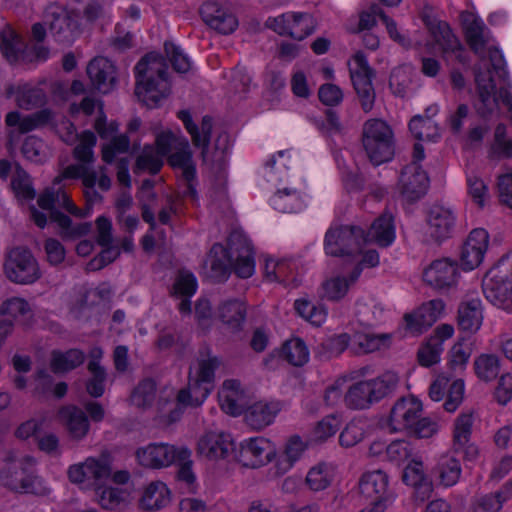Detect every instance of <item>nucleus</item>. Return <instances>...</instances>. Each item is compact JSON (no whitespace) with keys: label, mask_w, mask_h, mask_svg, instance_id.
Masks as SVG:
<instances>
[{"label":"nucleus","mask_w":512,"mask_h":512,"mask_svg":"<svg viewBox=\"0 0 512 512\" xmlns=\"http://www.w3.org/2000/svg\"><path fill=\"white\" fill-rule=\"evenodd\" d=\"M462 25L465 31L467 43L470 48L480 58L479 64L475 67V81L479 96L478 112L481 116L491 115L498 107V99L510 112L512 121V95L506 88H501L496 94V84L493 80L491 70L488 68L490 63L493 71L499 78H505L506 71L504 69L505 62L501 52L494 48L486 47L490 41L489 30L483 21L470 12L461 14Z\"/></svg>","instance_id":"nucleus-1"},{"label":"nucleus","mask_w":512,"mask_h":512,"mask_svg":"<svg viewBox=\"0 0 512 512\" xmlns=\"http://www.w3.org/2000/svg\"><path fill=\"white\" fill-rule=\"evenodd\" d=\"M39 207L31 208V218L39 228H44L49 215L50 221L56 223L60 235L65 239H75L88 234L91 230V223H73L69 216L61 213L58 209L63 208L78 218L86 217V214L78 209L71 201L69 195L63 190L47 189L37 200Z\"/></svg>","instance_id":"nucleus-2"},{"label":"nucleus","mask_w":512,"mask_h":512,"mask_svg":"<svg viewBox=\"0 0 512 512\" xmlns=\"http://www.w3.org/2000/svg\"><path fill=\"white\" fill-rule=\"evenodd\" d=\"M135 94L147 107H156L168 96L167 65L162 56L151 52L143 56L134 68Z\"/></svg>","instance_id":"nucleus-3"},{"label":"nucleus","mask_w":512,"mask_h":512,"mask_svg":"<svg viewBox=\"0 0 512 512\" xmlns=\"http://www.w3.org/2000/svg\"><path fill=\"white\" fill-rule=\"evenodd\" d=\"M399 384L396 373L387 371L378 377L349 385L344 395V406L349 410H366L391 393Z\"/></svg>","instance_id":"nucleus-4"},{"label":"nucleus","mask_w":512,"mask_h":512,"mask_svg":"<svg viewBox=\"0 0 512 512\" xmlns=\"http://www.w3.org/2000/svg\"><path fill=\"white\" fill-rule=\"evenodd\" d=\"M362 145L370 162L378 166L394 155V134L381 119L367 120L362 129Z\"/></svg>","instance_id":"nucleus-5"},{"label":"nucleus","mask_w":512,"mask_h":512,"mask_svg":"<svg viewBox=\"0 0 512 512\" xmlns=\"http://www.w3.org/2000/svg\"><path fill=\"white\" fill-rule=\"evenodd\" d=\"M365 244V232L356 225H333L324 239V249L327 255L349 258L359 256Z\"/></svg>","instance_id":"nucleus-6"},{"label":"nucleus","mask_w":512,"mask_h":512,"mask_svg":"<svg viewBox=\"0 0 512 512\" xmlns=\"http://www.w3.org/2000/svg\"><path fill=\"white\" fill-rule=\"evenodd\" d=\"M156 143L165 156L169 153V164L182 171V176L190 184L195 177V166L187 139L181 135L165 131L157 135Z\"/></svg>","instance_id":"nucleus-7"},{"label":"nucleus","mask_w":512,"mask_h":512,"mask_svg":"<svg viewBox=\"0 0 512 512\" xmlns=\"http://www.w3.org/2000/svg\"><path fill=\"white\" fill-rule=\"evenodd\" d=\"M135 456L138 464L142 467L162 469L175 464L176 461H187L191 456V451L185 446L160 442L139 447Z\"/></svg>","instance_id":"nucleus-8"},{"label":"nucleus","mask_w":512,"mask_h":512,"mask_svg":"<svg viewBox=\"0 0 512 512\" xmlns=\"http://www.w3.org/2000/svg\"><path fill=\"white\" fill-rule=\"evenodd\" d=\"M482 289L486 299L499 309L512 313V275L497 263L484 276Z\"/></svg>","instance_id":"nucleus-9"},{"label":"nucleus","mask_w":512,"mask_h":512,"mask_svg":"<svg viewBox=\"0 0 512 512\" xmlns=\"http://www.w3.org/2000/svg\"><path fill=\"white\" fill-rule=\"evenodd\" d=\"M424 157L423 146L416 143L413 150V160L404 167L399 178L400 193L407 201H416L427 192L429 179L426 172L419 165Z\"/></svg>","instance_id":"nucleus-10"},{"label":"nucleus","mask_w":512,"mask_h":512,"mask_svg":"<svg viewBox=\"0 0 512 512\" xmlns=\"http://www.w3.org/2000/svg\"><path fill=\"white\" fill-rule=\"evenodd\" d=\"M7 278L15 283L30 284L40 277L38 264L31 252L22 247L11 249L4 262Z\"/></svg>","instance_id":"nucleus-11"},{"label":"nucleus","mask_w":512,"mask_h":512,"mask_svg":"<svg viewBox=\"0 0 512 512\" xmlns=\"http://www.w3.org/2000/svg\"><path fill=\"white\" fill-rule=\"evenodd\" d=\"M359 490L372 506L365 512H383L392 500L388 491V476L382 470L364 473L359 481Z\"/></svg>","instance_id":"nucleus-12"},{"label":"nucleus","mask_w":512,"mask_h":512,"mask_svg":"<svg viewBox=\"0 0 512 512\" xmlns=\"http://www.w3.org/2000/svg\"><path fill=\"white\" fill-rule=\"evenodd\" d=\"M111 476L108 457H88L84 462L71 465L68 469L69 480L84 487L98 486Z\"/></svg>","instance_id":"nucleus-13"},{"label":"nucleus","mask_w":512,"mask_h":512,"mask_svg":"<svg viewBox=\"0 0 512 512\" xmlns=\"http://www.w3.org/2000/svg\"><path fill=\"white\" fill-rule=\"evenodd\" d=\"M349 70L361 107L365 112H369L375 101V91L372 85L373 71L362 52H357L354 55Z\"/></svg>","instance_id":"nucleus-14"},{"label":"nucleus","mask_w":512,"mask_h":512,"mask_svg":"<svg viewBox=\"0 0 512 512\" xmlns=\"http://www.w3.org/2000/svg\"><path fill=\"white\" fill-rule=\"evenodd\" d=\"M44 24L57 42L70 43L74 40L78 29V17L72 11L53 4L47 7Z\"/></svg>","instance_id":"nucleus-15"},{"label":"nucleus","mask_w":512,"mask_h":512,"mask_svg":"<svg viewBox=\"0 0 512 512\" xmlns=\"http://www.w3.org/2000/svg\"><path fill=\"white\" fill-rule=\"evenodd\" d=\"M200 15L207 26L223 35L233 33L239 25L231 7L223 2H204L200 8Z\"/></svg>","instance_id":"nucleus-16"},{"label":"nucleus","mask_w":512,"mask_h":512,"mask_svg":"<svg viewBox=\"0 0 512 512\" xmlns=\"http://www.w3.org/2000/svg\"><path fill=\"white\" fill-rule=\"evenodd\" d=\"M422 403L413 396L402 397L392 406L388 428L391 432H408L414 422L420 417Z\"/></svg>","instance_id":"nucleus-17"},{"label":"nucleus","mask_w":512,"mask_h":512,"mask_svg":"<svg viewBox=\"0 0 512 512\" xmlns=\"http://www.w3.org/2000/svg\"><path fill=\"white\" fill-rule=\"evenodd\" d=\"M235 273L240 278H249L255 271L254 252L249 239L240 231L229 235Z\"/></svg>","instance_id":"nucleus-18"},{"label":"nucleus","mask_w":512,"mask_h":512,"mask_svg":"<svg viewBox=\"0 0 512 512\" xmlns=\"http://www.w3.org/2000/svg\"><path fill=\"white\" fill-rule=\"evenodd\" d=\"M276 455L274 444L264 437H254L241 443L239 461L246 467L257 468L269 463Z\"/></svg>","instance_id":"nucleus-19"},{"label":"nucleus","mask_w":512,"mask_h":512,"mask_svg":"<svg viewBox=\"0 0 512 512\" xmlns=\"http://www.w3.org/2000/svg\"><path fill=\"white\" fill-rule=\"evenodd\" d=\"M233 450V440L230 434L223 431H208L197 441V454L207 460L225 459Z\"/></svg>","instance_id":"nucleus-20"},{"label":"nucleus","mask_w":512,"mask_h":512,"mask_svg":"<svg viewBox=\"0 0 512 512\" xmlns=\"http://www.w3.org/2000/svg\"><path fill=\"white\" fill-rule=\"evenodd\" d=\"M459 271L456 263L448 259L433 261L423 272V280L434 289L444 291L456 286Z\"/></svg>","instance_id":"nucleus-21"},{"label":"nucleus","mask_w":512,"mask_h":512,"mask_svg":"<svg viewBox=\"0 0 512 512\" xmlns=\"http://www.w3.org/2000/svg\"><path fill=\"white\" fill-rule=\"evenodd\" d=\"M489 235L482 228L470 232L461 252V265L464 270L477 268L483 261L488 249Z\"/></svg>","instance_id":"nucleus-22"},{"label":"nucleus","mask_w":512,"mask_h":512,"mask_svg":"<svg viewBox=\"0 0 512 512\" xmlns=\"http://www.w3.org/2000/svg\"><path fill=\"white\" fill-rule=\"evenodd\" d=\"M455 225L453 211L442 205L432 206L426 217V234L435 241L450 237Z\"/></svg>","instance_id":"nucleus-23"},{"label":"nucleus","mask_w":512,"mask_h":512,"mask_svg":"<svg viewBox=\"0 0 512 512\" xmlns=\"http://www.w3.org/2000/svg\"><path fill=\"white\" fill-rule=\"evenodd\" d=\"M482 322L483 308L480 298L476 295H466L458 307V328L461 331L473 334L480 329Z\"/></svg>","instance_id":"nucleus-24"},{"label":"nucleus","mask_w":512,"mask_h":512,"mask_svg":"<svg viewBox=\"0 0 512 512\" xmlns=\"http://www.w3.org/2000/svg\"><path fill=\"white\" fill-rule=\"evenodd\" d=\"M444 307L441 299H433L422 304L414 313L405 315L407 328L412 333H422L437 321Z\"/></svg>","instance_id":"nucleus-25"},{"label":"nucleus","mask_w":512,"mask_h":512,"mask_svg":"<svg viewBox=\"0 0 512 512\" xmlns=\"http://www.w3.org/2000/svg\"><path fill=\"white\" fill-rule=\"evenodd\" d=\"M87 75L94 88L101 93L112 91L116 85L115 66L105 57L92 59L87 66Z\"/></svg>","instance_id":"nucleus-26"},{"label":"nucleus","mask_w":512,"mask_h":512,"mask_svg":"<svg viewBox=\"0 0 512 512\" xmlns=\"http://www.w3.org/2000/svg\"><path fill=\"white\" fill-rule=\"evenodd\" d=\"M222 410L232 416L240 415L246 406V394L236 379L225 380L218 392Z\"/></svg>","instance_id":"nucleus-27"},{"label":"nucleus","mask_w":512,"mask_h":512,"mask_svg":"<svg viewBox=\"0 0 512 512\" xmlns=\"http://www.w3.org/2000/svg\"><path fill=\"white\" fill-rule=\"evenodd\" d=\"M422 19L429 28L434 40L439 44L444 52H456L461 49V44L452 33L446 22L437 21L432 16V8L425 7L422 13Z\"/></svg>","instance_id":"nucleus-28"},{"label":"nucleus","mask_w":512,"mask_h":512,"mask_svg":"<svg viewBox=\"0 0 512 512\" xmlns=\"http://www.w3.org/2000/svg\"><path fill=\"white\" fill-rule=\"evenodd\" d=\"M281 409L282 404L279 401L261 400L248 407L245 420L251 428L261 430L274 422Z\"/></svg>","instance_id":"nucleus-29"},{"label":"nucleus","mask_w":512,"mask_h":512,"mask_svg":"<svg viewBox=\"0 0 512 512\" xmlns=\"http://www.w3.org/2000/svg\"><path fill=\"white\" fill-rule=\"evenodd\" d=\"M272 207L282 213H296L305 206L302 187H277L270 199Z\"/></svg>","instance_id":"nucleus-30"},{"label":"nucleus","mask_w":512,"mask_h":512,"mask_svg":"<svg viewBox=\"0 0 512 512\" xmlns=\"http://www.w3.org/2000/svg\"><path fill=\"white\" fill-rule=\"evenodd\" d=\"M36 459L33 456L26 455L22 458L6 463L0 470V483L8 489L18 492L22 483V476L35 468Z\"/></svg>","instance_id":"nucleus-31"},{"label":"nucleus","mask_w":512,"mask_h":512,"mask_svg":"<svg viewBox=\"0 0 512 512\" xmlns=\"http://www.w3.org/2000/svg\"><path fill=\"white\" fill-rule=\"evenodd\" d=\"M207 264L210 268V277L216 281H224L231 273L233 265V254L228 244V248L220 243L212 246Z\"/></svg>","instance_id":"nucleus-32"},{"label":"nucleus","mask_w":512,"mask_h":512,"mask_svg":"<svg viewBox=\"0 0 512 512\" xmlns=\"http://www.w3.org/2000/svg\"><path fill=\"white\" fill-rule=\"evenodd\" d=\"M6 94L7 97H14L17 106L24 110H32L45 103L44 91L29 83L10 85L6 89Z\"/></svg>","instance_id":"nucleus-33"},{"label":"nucleus","mask_w":512,"mask_h":512,"mask_svg":"<svg viewBox=\"0 0 512 512\" xmlns=\"http://www.w3.org/2000/svg\"><path fill=\"white\" fill-rule=\"evenodd\" d=\"M96 109L98 110V117L94 127L101 138H108L117 131L118 126L114 123L106 124V116L99 101L92 97H85L80 104H72L70 106V111L73 114L82 111L85 115H91Z\"/></svg>","instance_id":"nucleus-34"},{"label":"nucleus","mask_w":512,"mask_h":512,"mask_svg":"<svg viewBox=\"0 0 512 512\" xmlns=\"http://www.w3.org/2000/svg\"><path fill=\"white\" fill-rule=\"evenodd\" d=\"M395 239V227L391 213L384 212L370 226L365 234V243L374 242L381 247H387Z\"/></svg>","instance_id":"nucleus-35"},{"label":"nucleus","mask_w":512,"mask_h":512,"mask_svg":"<svg viewBox=\"0 0 512 512\" xmlns=\"http://www.w3.org/2000/svg\"><path fill=\"white\" fill-rule=\"evenodd\" d=\"M59 418L65 425L71 438L83 439L89 431V422L86 414L76 406H66L60 409Z\"/></svg>","instance_id":"nucleus-36"},{"label":"nucleus","mask_w":512,"mask_h":512,"mask_svg":"<svg viewBox=\"0 0 512 512\" xmlns=\"http://www.w3.org/2000/svg\"><path fill=\"white\" fill-rule=\"evenodd\" d=\"M221 363V359L210 352L201 354L196 365L190 369L189 379L201 386H208L212 389L215 371L220 367Z\"/></svg>","instance_id":"nucleus-37"},{"label":"nucleus","mask_w":512,"mask_h":512,"mask_svg":"<svg viewBox=\"0 0 512 512\" xmlns=\"http://www.w3.org/2000/svg\"><path fill=\"white\" fill-rule=\"evenodd\" d=\"M351 341L353 352L362 355L389 347L391 335L387 333L375 334L369 331H356Z\"/></svg>","instance_id":"nucleus-38"},{"label":"nucleus","mask_w":512,"mask_h":512,"mask_svg":"<svg viewBox=\"0 0 512 512\" xmlns=\"http://www.w3.org/2000/svg\"><path fill=\"white\" fill-rule=\"evenodd\" d=\"M26 43L11 27H6L0 33V50L9 63H16L24 58Z\"/></svg>","instance_id":"nucleus-39"},{"label":"nucleus","mask_w":512,"mask_h":512,"mask_svg":"<svg viewBox=\"0 0 512 512\" xmlns=\"http://www.w3.org/2000/svg\"><path fill=\"white\" fill-rule=\"evenodd\" d=\"M50 119V112L42 110L37 113L22 116L18 111H11L5 117V124L18 133H28L39 126L47 123Z\"/></svg>","instance_id":"nucleus-40"},{"label":"nucleus","mask_w":512,"mask_h":512,"mask_svg":"<svg viewBox=\"0 0 512 512\" xmlns=\"http://www.w3.org/2000/svg\"><path fill=\"white\" fill-rule=\"evenodd\" d=\"M170 490L162 481H152L143 490L140 505L145 510H158L167 506L171 500Z\"/></svg>","instance_id":"nucleus-41"},{"label":"nucleus","mask_w":512,"mask_h":512,"mask_svg":"<svg viewBox=\"0 0 512 512\" xmlns=\"http://www.w3.org/2000/svg\"><path fill=\"white\" fill-rule=\"evenodd\" d=\"M361 268L354 267L348 276L337 275L323 283L324 297L331 301L343 298L349 288L358 280Z\"/></svg>","instance_id":"nucleus-42"},{"label":"nucleus","mask_w":512,"mask_h":512,"mask_svg":"<svg viewBox=\"0 0 512 512\" xmlns=\"http://www.w3.org/2000/svg\"><path fill=\"white\" fill-rule=\"evenodd\" d=\"M218 317L230 330L238 331L246 318L245 304L238 299L226 300L218 307Z\"/></svg>","instance_id":"nucleus-43"},{"label":"nucleus","mask_w":512,"mask_h":512,"mask_svg":"<svg viewBox=\"0 0 512 512\" xmlns=\"http://www.w3.org/2000/svg\"><path fill=\"white\" fill-rule=\"evenodd\" d=\"M84 360L85 354L81 350H54L51 353L50 368L56 374L66 373L80 366Z\"/></svg>","instance_id":"nucleus-44"},{"label":"nucleus","mask_w":512,"mask_h":512,"mask_svg":"<svg viewBox=\"0 0 512 512\" xmlns=\"http://www.w3.org/2000/svg\"><path fill=\"white\" fill-rule=\"evenodd\" d=\"M287 34L296 40H303L315 30V21L308 13L288 12Z\"/></svg>","instance_id":"nucleus-45"},{"label":"nucleus","mask_w":512,"mask_h":512,"mask_svg":"<svg viewBox=\"0 0 512 512\" xmlns=\"http://www.w3.org/2000/svg\"><path fill=\"white\" fill-rule=\"evenodd\" d=\"M409 130L420 141H435L440 137L439 128L430 116H414L409 122Z\"/></svg>","instance_id":"nucleus-46"},{"label":"nucleus","mask_w":512,"mask_h":512,"mask_svg":"<svg viewBox=\"0 0 512 512\" xmlns=\"http://www.w3.org/2000/svg\"><path fill=\"white\" fill-rule=\"evenodd\" d=\"M501 368L499 356L492 353H483L474 360V370L477 377L485 382L494 380Z\"/></svg>","instance_id":"nucleus-47"},{"label":"nucleus","mask_w":512,"mask_h":512,"mask_svg":"<svg viewBox=\"0 0 512 512\" xmlns=\"http://www.w3.org/2000/svg\"><path fill=\"white\" fill-rule=\"evenodd\" d=\"M0 313L4 319L25 324L31 317V308L25 299L12 297L1 304Z\"/></svg>","instance_id":"nucleus-48"},{"label":"nucleus","mask_w":512,"mask_h":512,"mask_svg":"<svg viewBox=\"0 0 512 512\" xmlns=\"http://www.w3.org/2000/svg\"><path fill=\"white\" fill-rule=\"evenodd\" d=\"M210 391V387L201 386L189 379L188 386L177 394L178 404L183 407H198L202 405Z\"/></svg>","instance_id":"nucleus-49"},{"label":"nucleus","mask_w":512,"mask_h":512,"mask_svg":"<svg viewBox=\"0 0 512 512\" xmlns=\"http://www.w3.org/2000/svg\"><path fill=\"white\" fill-rule=\"evenodd\" d=\"M156 146H158L157 143ZM164 156L165 153H162L159 147L145 146L137 157L135 172L148 171L151 174L158 173L163 165Z\"/></svg>","instance_id":"nucleus-50"},{"label":"nucleus","mask_w":512,"mask_h":512,"mask_svg":"<svg viewBox=\"0 0 512 512\" xmlns=\"http://www.w3.org/2000/svg\"><path fill=\"white\" fill-rule=\"evenodd\" d=\"M333 477L334 469L332 465L327 463H318L308 471L306 483L311 490L321 491L331 484Z\"/></svg>","instance_id":"nucleus-51"},{"label":"nucleus","mask_w":512,"mask_h":512,"mask_svg":"<svg viewBox=\"0 0 512 512\" xmlns=\"http://www.w3.org/2000/svg\"><path fill=\"white\" fill-rule=\"evenodd\" d=\"M157 388L156 383L153 379H143L138 383L131 393V403L142 409H146L152 406L156 399Z\"/></svg>","instance_id":"nucleus-52"},{"label":"nucleus","mask_w":512,"mask_h":512,"mask_svg":"<svg viewBox=\"0 0 512 512\" xmlns=\"http://www.w3.org/2000/svg\"><path fill=\"white\" fill-rule=\"evenodd\" d=\"M350 337L346 333L328 337L316 349V355L322 360H328L340 355L348 347Z\"/></svg>","instance_id":"nucleus-53"},{"label":"nucleus","mask_w":512,"mask_h":512,"mask_svg":"<svg viewBox=\"0 0 512 512\" xmlns=\"http://www.w3.org/2000/svg\"><path fill=\"white\" fill-rule=\"evenodd\" d=\"M507 128L504 124H498L494 131V139L489 151L491 159L512 158V138L506 135Z\"/></svg>","instance_id":"nucleus-54"},{"label":"nucleus","mask_w":512,"mask_h":512,"mask_svg":"<svg viewBox=\"0 0 512 512\" xmlns=\"http://www.w3.org/2000/svg\"><path fill=\"white\" fill-rule=\"evenodd\" d=\"M460 462L452 456H442L437 465L440 483L445 487L455 485L461 475Z\"/></svg>","instance_id":"nucleus-55"},{"label":"nucleus","mask_w":512,"mask_h":512,"mask_svg":"<svg viewBox=\"0 0 512 512\" xmlns=\"http://www.w3.org/2000/svg\"><path fill=\"white\" fill-rule=\"evenodd\" d=\"M476 419L474 410L461 412L454 421L453 443L463 445L467 440H471L472 429Z\"/></svg>","instance_id":"nucleus-56"},{"label":"nucleus","mask_w":512,"mask_h":512,"mask_svg":"<svg viewBox=\"0 0 512 512\" xmlns=\"http://www.w3.org/2000/svg\"><path fill=\"white\" fill-rule=\"evenodd\" d=\"M283 357L293 366H303L309 360V350L300 338L290 339L282 348Z\"/></svg>","instance_id":"nucleus-57"},{"label":"nucleus","mask_w":512,"mask_h":512,"mask_svg":"<svg viewBox=\"0 0 512 512\" xmlns=\"http://www.w3.org/2000/svg\"><path fill=\"white\" fill-rule=\"evenodd\" d=\"M294 307L299 316L315 326H320L326 320V309L323 306H316L306 299L296 300Z\"/></svg>","instance_id":"nucleus-58"},{"label":"nucleus","mask_w":512,"mask_h":512,"mask_svg":"<svg viewBox=\"0 0 512 512\" xmlns=\"http://www.w3.org/2000/svg\"><path fill=\"white\" fill-rule=\"evenodd\" d=\"M384 308L377 303H362L357 307V320L364 327H372L383 321Z\"/></svg>","instance_id":"nucleus-59"},{"label":"nucleus","mask_w":512,"mask_h":512,"mask_svg":"<svg viewBox=\"0 0 512 512\" xmlns=\"http://www.w3.org/2000/svg\"><path fill=\"white\" fill-rule=\"evenodd\" d=\"M11 188L18 198L33 199L35 196V190L32 187L29 175L19 165L14 167L11 176Z\"/></svg>","instance_id":"nucleus-60"},{"label":"nucleus","mask_w":512,"mask_h":512,"mask_svg":"<svg viewBox=\"0 0 512 512\" xmlns=\"http://www.w3.org/2000/svg\"><path fill=\"white\" fill-rule=\"evenodd\" d=\"M96 136L91 131L81 134L79 144L74 148V157L81 164L91 166L94 162L93 148L96 145Z\"/></svg>","instance_id":"nucleus-61"},{"label":"nucleus","mask_w":512,"mask_h":512,"mask_svg":"<svg viewBox=\"0 0 512 512\" xmlns=\"http://www.w3.org/2000/svg\"><path fill=\"white\" fill-rule=\"evenodd\" d=\"M22 153L27 160L35 163H42L49 157L48 147L35 136H29L25 139L22 145Z\"/></svg>","instance_id":"nucleus-62"},{"label":"nucleus","mask_w":512,"mask_h":512,"mask_svg":"<svg viewBox=\"0 0 512 512\" xmlns=\"http://www.w3.org/2000/svg\"><path fill=\"white\" fill-rule=\"evenodd\" d=\"M18 492L45 496L49 494L50 489L45 481L35 473L34 468H31L29 472L25 473V476H22Z\"/></svg>","instance_id":"nucleus-63"},{"label":"nucleus","mask_w":512,"mask_h":512,"mask_svg":"<svg viewBox=\"0 0 512 512\" xmlns=\"http://www.w3.org/2000/svg\"><path fill=\"white\" fill-rule=\"evenodd\" d=\"M442 352L440 340L429 338L418 350V361L422 366L430 367L439 362Z\"/></svg>","instance_id":"nucleus-64"}]
</instances>
